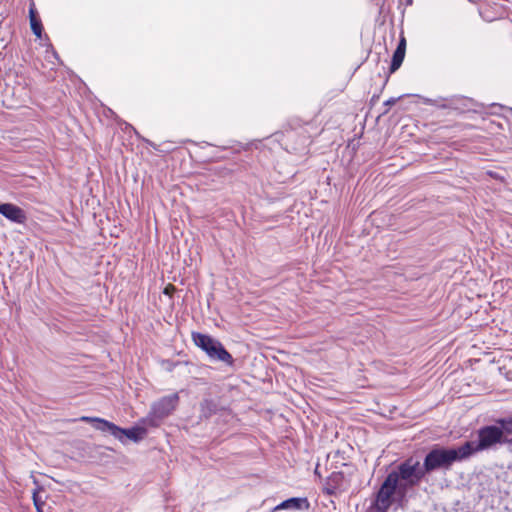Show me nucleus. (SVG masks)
Segmentation results:
<instances>
[{
    "label": "nucleus",
    "mask_w": 512,
    "mask_h": 512,
    "mask_svg": "<svg viewBox=\"0 0 512 512\" xmlns=\"http://www.w3.org/2000/svg\"><path fill=\"white\" fill-rule=\"evenodd\" d=\"M175 290V287L171 284L165 287L164 294L171 295V293Z\"/></svg>",
    "instance_id": "obj_18"
},
{
    "label": "nucleus",
    "mask_w": 512,
    "mask_h": 512,
    "mask_svg": "<svg viewBox=\"0 0 512 512\" xmlns=\"http://www.w3.org/2000/svg\"><path fill=\"white\" fill-rule=\"evenodd\" d=\"M505 430H506V431H510V432H512V422L508 423V424L505 426Z\"/></svg>",
    "instance_id": "obj_20"
},
{
    "label": "nucleus",
    "mask_w": 512,
    "mask_h": 512,
    "mask_svg": "<svg viewBox=\"0 0 512 512\" xmlns=\"http://www.w3.org/2000/svg\"><path fill=\"white\" fill-rule=\"evenodd\" d=\"M309 503L306 498H290L279 505H277L274 510H302L308 509Z\"/></svg>",
    "instance_id": "obj_9"
},
{
    "label": "nucleus",
    "mask_w": 512,
    "mask_h": 512,
    "mask_svg": "<svg viewBox=\"0 0 512 512\" xmlns=\"http://www.w3.org/2000/svg\"><path fill=\"white\" fill-rule=\"evenodd\" d=\"M464 459H467V454L462 445L457 449H435L426 456L424 468L426 472H430L441 466H448L454 461Z\"/></svg>",
    "instance_id": "obj_2"
},
{
    "label": "nucleus",
    "mask_w": 512,
    "mask_h": 512,
    "mask_svg": "<svg viewBox=\"0 0 512 512\" xmlns=\"http://www.w3.org/2000/svg\"><path fill=\"white\" fill-rule=\"evenodd\" d=\"M33 502H34V505H35L36 509L38 510V512H42L41 507L43 505V502L40 501V499L38 497V490H35L33 492Z\"/></svg>",
    "instance_id": "obj_16"
},
{
    "label": "nucleus",
    "mask_w": 512,
    "mask_h": 512,
    "mask_svg": "<svg viewBox=\"0 0 512 512\" xmlns=\"http://www.w3.org/2000/svg\"><path fill=\"white\" fill-rule=\"evenodd\" d=\"M146 435V429L143 427H133L131 429H123L120 435L116 436V439L124 441V438H128L134 442H138Z\"/></svg>",
    "instance_id": "obj_10"
},
{
    "label": "nucleus",
    "mask_w": 512,
    "mask_h": 512,
    "mask_svg": "<svg viewBox=\"0 0 512 512\" xmlns=\"http://www.w3.org/2000/svg\"><path fill=\"white\" fill-rule=\"evenodd\" d=\"M212 358L231 363L232 355L231 354H209Z\"/></svg>",
    "instance_id": "obj_15"
},
{
    "label": "nucleus",
    "mask_w": 512,
    "mask_h": 512,
    "mask_svg": "<svg viewBox=\"0 0 512 512\" xmlns=\"http://www.w3.org/2000/svg\"><path fill=\"white\" fill-rule=\"evenodd\" d=\"M401 488L399 484V475L396 471L389 473L380 490L378 491L376 501L371 509V512H387L392 503V496L397 488Z\"/></svg>",
    "instance_id": "obj_3"
},
{
    "label": "nucleus",
    "mask_w": 512,
    "mask_h": 512,
    "mask_svg": "<svg viewBox=\"0 0 512 512\" xmlns=\"http://www.w3.org/2000/svg\"><path fill=\"white\" fill-rule=\"evenodd\" d=\"M81 421L94 423V427L97 430L102 432H109L115 438L116 436L120 435V433H122V428L102 418L83 416L81 417Z\"/></svg>",
    "instance_id": "obj_8"
},
{
    "label": "nucleus",
    "mask_w": 512,
    "mask_h": 512,
    "mask_svg": "<svg viewBox=\"0 0 512 512\" xmlns=\"http://www.w3.org/2000/svg\"><path fill=\"white\" fill-rule=\"evenodd\" d=\"M405 57V52L402 50H395L392 56V61L390 65V72L393 73L400 68L403 63Z\"/></svg>",
    "instance_id": "obj_13"
},
{
    "label": "nucleus",
    "mask_w": 512,
    "mask_h": 512,
    "mask_svg": "<svg viewBox=\"0 0 512 512\" xmlns=\"http://www.w3.org/2000/svg\"><path fill=\"white\" fill-rule=\"evenodd\" d=\"M499 370L508 380L512 381V355L506 354L502 359Z\"/></svg>",
    "instance_id": "obj_12"
},
{
    "label": "nucleus",
    "mask_w": 512,
    "mask_h": 512,
    "mask_svg": "<svg viewBox=\"0 0 512 512\" xmlns=\"http://www.w3.org/2000/svg\"><path fill=\"white\" fill-rule=\"evenodd\" d=\"M192 340L194 344L204 352H227L218 340L207 334L193 332Z\"/></svg>",
    "instance_id": "obj_6"
},
{
    "label": "nucleus",
    "mask_w": 512,
    "mask_h": 512,
    "mask_svg": "<svg viewBox=\"0 0 512 512\" xmlns=\"http://www.w3.org/2000/svg\"><path fill=\"white\" fill-rule=\"evenodd\" d=\"M425 468L421 467L420 462L413 458L406 460L399 466V481L402 480L405 485H415L425 474Z\"/></svg>",
    "instance_id": "obj_4"
},
{
    "label": "nucleus",
    "mask_w": 512,
    "mask_h": 512,
    "mask_svg": "<svg viewBox=\"0 0 512 512\" xmlns=\"http://www.w3.org/2000/svg\"><path fill=\"white\" fill-rule=\"evenodd\" d=\"M216 409V405L210 400L201 403V411L205 417H209Z\"/></svg>",
    "instance_id": "obj_14"
},
{
    "label": "nucleus",
    "mask_w": 512,
    "mask_h": 512,
    "mask_svg": "<svg viewBox=\"0 0 512 512\" xmlns=\"http://www.w3.org/2000/svg\"><path fill=\"white\" fill-rule=\"evenodd\" d=\"M29 20L32 32L37 38H41L43 34V25L34 5H31L29 8Z\"/></svg>",
    "instance_id": "obj_11"
},
{
    "label": "nucleus",
    "mask_w": 512,
    "mask_h": 512,
    "mask_svg": "<svg viewBox=\"0 0 512 512\" xmlns=\"http://www.w3.org/2000/svg\"><path fill=\"white\" fill-rule=\"evenodd\" d=\"M396 50H402V52L406 51V40L402 37L397 45Z\"/></svg>",
    "instance_id": "obj_17"
},
{
    "label": "nucleus",
    "mask_w": 512,
    "mask_h": 512,
    "mask_svg": "<svg viewBox=\"0 0 512 512\" xmlns=\"http://www.w3.org/2000/svg\"><path fill=\"white\" fill-rule=\"evenodd\" d=\"M397 99L396 98H390L388 99L386 102H385V105L387 106H391V105H394L396 103Z\"/></svg>",
    "instance_id": "obj_19"
},
{
    "label": "nucleus",
    "mask_w": 512,
    "mask_h": 512,
    "mask_svg": "<svg viewBox=\"0 0 512 512\" xmlns=\"http://www.w3.org/2000/svg\"><path fill=\"white\" fill-rule=\"evenodd\" d=\"M504 430L498 426H485L478 430V440L477 441H467L463 446V450L467 454V458L471 455L487 450L498 443L504 442Z\"/></svg>",
    "instance_id": "obj_1"
},
{
    "label": "nucleus",
    "mask_w": 512,
    "mask_h": 512,
    "mask_svg": "<svg viewBox=\"0 0 512 512\" xmlns=\"http://www.w3.org/2000/svg\"><path fill=\"white\" fill-rule=\"evenodd\" d=\"M179 401L177 393L165 396L159 402L153 403L151 407V415L155 418L162 419L171 414L176 408Z\"/></svg>",
    "instance_id": "obj_5"
},
{
    "label": "nucleus",
    "mask_w": 512,
    "mask_h": 512,
    "mask_svg": "<svg viewBox=\"0 0 512 512\" xmlns=\"http://www.w3.org/2000/svg\"><path fill=\"white\" fill-rule=\"evenodd\" d=\"M0 214L17 224H24L27 219L24 210L12 203L0 202Z\"/></svg>",
    "instance_id": "obj_7"
},
{
    "label": "nucleus",
    "mask_w": 512,
    "mask_h": 512,
    "mask_svg": "<svg viewBox=\"0 0 512 512\" xmlns=\"http://www.w3.org/2000/svg\"><path fill=\"white\" fill-rule=\"evenodd\" d=\"M52 54H53L54 57L57 58V53L55 51H52Z\"/></svg>",
    "instance_id": "obj_21"
}]
</instances>
